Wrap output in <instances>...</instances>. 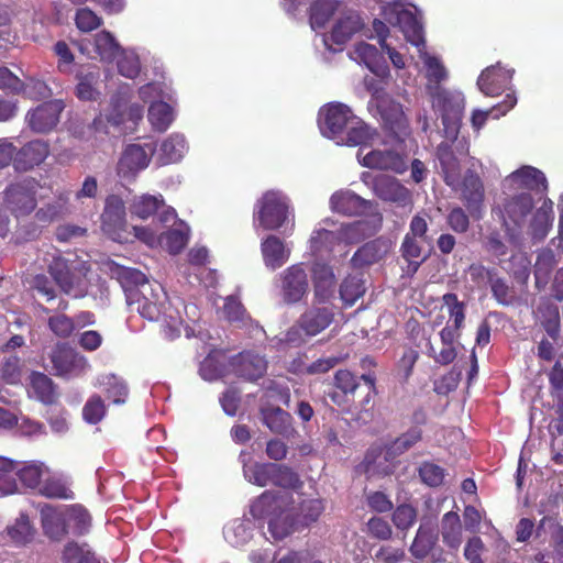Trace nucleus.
Masks as SVG:
<instances>
[{"label":"nucleus","instance_id":"obj_12","mask_svg":"<svg viewBox=\"0 0 563 563\" xmlns=\"http://www.w3.org/2000/svg\"><path fill=\"white\" fill-rule=\"evenodd\" d=\"M167 294L159 283L145 282L140 289V295L135 300V309L147 320H159L166 306Z\"/></svg>","mask_w":563,"mask_h":563},{"label":"nucleus","instance_id":"obj_29","mask_svg":"<svg viewBox=\"0 0 563 563\" xmlns=\"http://www.w3.org/2000/svg\"><path fill=\"white\" fill-rule=\"evenodd\" d=\"M439 335L442 344L441 350L437 351L433 343L428 342L426 354L440 366H448V364L453 363L457 356V347L455 345L457 339H455L454 334H452L450 328H446V325L440 330Z\"/></svg>","mask_w":563,"mask_h":563},{"label":"nucleus","instance_id":"obj_32","mask_svg":"<svg viewBox=\"0 0 563 563\" xmlns=\"http://www.w3.org/2000/svg\"><path fill=\"white\" fill-rule=\"evenodd\" d=\"M553 201L545 198L542 206L534 211L531 218L529 231L533 240L542 241L548 236L553 225Z\"/></svg>","mask_w":563,"mask_h":563},{"label":"nucleus","instance_id":"obj_31","mask_svg":"<svg viewBox=\"0 0 563 563\" xmlns=\"http://www.w3.org/2000/svg\"><path fill=\"white\" fill-rule=\"evenodd\" d=\"M402 258L407 265L404 267V272L407 275H415L419 271L420 266L427 260V256L422 253V243L417 240L415 235L409 231L406 233L402 244L400 246Z\"/></svg>","mask_w":563,"mask_h":563},{"label":"nucleus","instance_id":"obj_60","mask_svg":"<svg viewBox=\"0 0 563 563\" xmlns=\"http://www.w3.org/2000/svg\"><path fill=\"white\" fill-rule=\"evenodd\" d=\"M40 494L47 498H63L64 500H69L75 495L66 482L56 476H48L42 481Z\"/></svg>","mask_w":563,"mask_h":563},{"label":"nucleus","instance_id":"obj_22","mask_svg":"<svg viewBox=\"0 0 563 563\" xmlns=\"http://www.w3.org/2000/svg\"><path fill=\"white\" fill-rule=\"evenodd\" d=\"M435 157L440 164V175L446 186L457 188L461 184V161L456 158L452 144L444 141L437 145Z\"/></svg>","mask_w":563,"mask_h":563},{"label":"nucleus","instance_id":"obj_16","mask_svg":"<svg viewBox=\"0 0 563 563\" xmlns=\"http://www.w3.org/2000/svg\"><path fill=\"white\" fill-rule=\"evenodd\" d=\"M334 389L328 391V398L340 408H349L356 393L362 389L360 377L349 369H338L333 378Z\"/></svg>","mask_w":563,"mask_h":563},{"label":"nucleus","instance_id":"obj_43","mask_svg":"<svg viewBox=\"0 0 563 563\" xmlns=\"http://www.w3.org/2000/svg\"><path fill=\"white\" fill-rule=\"evenodd\" d=\"M441 534L446 547L457 549L462 544L463 527L455 511L445 512L441 520Z\"/></svg>","mask_w":563,"mask_h":563},{"label":"nucleus","instance_id":"obj_13","mask_svg":"<svg viewBox=\"0 0 563 563\" xmlns=\"http://www.w3.org/2000/svg\"><path fill=\"white\" fill-rule=\"evenodd\" d=\"M320 129L325 136L338 139L346 130L354 113L349 106L342 102H330L320 112Z\"/></svg>","mask_w":563,"mask_h":563},{"label":"nucleus","instance_id":"obj_64","mask_svg":"<svg viewBox=\"0 0 563 563\" xmlns=\"http://www.w3.org/2000/svg\"><path fill=\"white\" fill-rule=\"evenodd\" d=\"M355 60L361 62L372 71H376V66L382 58L376 45L367 44V42H358L353 49Z\"/></svg>","mask_w":563,"mask_h":563},{"label":"nucleus","instance_id":"obj_55","mask_svg":"<svg viewBox=\"0 0 563 563\" xmlns=\"http://www.w3.org/2000/svg\"><path fill=\"white\" fill-rule=\"evenodd\" d=\"M427 92L431 99L432 106L435 99V87H441L442 80H445L448 77V71L443 64L440 62L439 57L429 56L427 58Z\"/></svg>","mask_w":563,"mask_h":563},{"label":"nucleus","instance_id":"obj_44","mask_svg":"<svg viewBox=\"0 0 563 563\" xmlns=\"http://www.w3.org/2000/svg\"><path fill=\"white\" fill-rule=\"evenodd\" d=\"M376 363L373 357H369V355H366V357L361 358V367L366 371L364 374H362L358 377L363 382V386H361V389L364 391V395L362 399L358 401V405L361 408L367 410L369 405L372 404L375 395L377 394L376 389V373L374 371H371L372 367H375Z\"/></svg>","mask_w":563,"mask_h":563},{"label":"nucleus","instance_id":"obj_50","mask_svg":"<svg viewBox=\"0 0 563 563\" xmlns=\"http://www.w3.org/2000/svg\"><path fill=\"white\" fill-rule=\"evenodd\" d=\"M95 48L101 60L112 62L123 53L119 42L108 30H102L95 36Z\"/></svg>","mask_w":563,"mask_h":563},{"label":"nucleus","instance_id":"obj_58","mask_svg":"<svg viewBox=\"0 0 563 563\" xmlns=\"http://www.w3.org/2000/svg\"><path fill=\"white\" fill-rule=\"evenodd\" d=\"M101 384L104 388V395L110 399V401L114 405H123V402H125L129 395V388L122 378H119L113 374L104 375Z\"/></svg>","mask_w":563,"mask_h":563},{"label":"nucleus","instance_id":"obj_34","mask_svg":"<svg viewBox=\"0 0 563 563\" xmlns=\"http://www.w3.org/2000/svg\"><path fill=\"white\" fill-rule=\"evenodd\" d=\"M462 198L471 213L478 211L485 199V187L478 175L467 172L462 183Z\"/></svg>","mask_w":563,"mask_h":563},{"label":"nucleus","instance_id":"obj_24","mask_svg":"<svg viewBox=\"0 0 563 563\" xmlns=\"http://www.w3.org/2000/svg\"><path fill=\"white\" fill-rule=\"evenodd\" d=\"M112 276L119 280L130 306H135V299L140 295V289L146 280V275L135 267L120 266L115 264L111 267Z\"/></svg>","mask_w":563,"mask_h":563},{"label":"nucleus","instance_id":"obj_54","mask_svg":"<svg viewBox=\"0 0 563 563\" xmlns=\"http://www.w3.org/2000/svg\"><path fill=\"white\" fill-rule=\"evenodd\" d=\"M338 10L336 0H316L310 5L309 21L313 30L324 27Z\"/></svg>","mask_w":563,"mask_h":563},{"label":"nucleus","instance_id":"obj_56","mask_svg":"<svg viewBox=\"0 0 563 563\" xmlns=\"http://www.w3.org/2000/svg\"><path fill=\"white\" fill-rule=\"evenodd\" d=\"M108 406L100 394H91L82 407V420L88 424H98L106 418Z\"/></svg>","mask_w":563,"mask_h":563},{"label":"nucleus","instance_id":"obj_26","mask_svg":"<svg viewBox=\"0 0 563 563\" xmlns=\"http://www.w3.org/2000/svg\"><path fill=\"white\" fill-rule=\"evenodd\" d=\"M507 181L512 187L523 188L525 190L545 192L548 189V179L544 173L532 166H522L511 172L507 177Z\"/></svg>","mask_w":563,"mask_h":563},{"label":"nucleus","instance_id":"obj_10","mask_svg":"<svg viewBox=\"0 0 563 563\" xmlns=\"http://www.w3.org/2000/svg\"><path fill=\"white\" fill-rule=\"evenodd\" d=\"M49 361L54 375L65 378L82 375L88 366L86 357L78 354L68 343L55 344L49 354Z\"/></svg>","mask_w":563,"mask_h":563},{"label":"nucleus","instance_id":"obj_30","mask_svg":"<svg viewBox=\"0 0 563 563\" xmlns=\"http://www.w3.org/2000/svg\"><path fill=\"white\" fill-rule=\"evenodd\" d=\"M312 279L317 301H329L335 290V275L332 267L325 263H316L312 267Z\"/></svg>","mask_w":563,"mask_h":563},{"label":"nucleus","instance_id":"obj_23","mask_svg":"<svg viewBox=\"0 0 563 563\" xmlns=\"http://www.w3.org/2000/svg\"><path fill=\"white\" fill-rule=\"evenodd\" d=\"M330 206L335 213L357 217V214L367 213L372 208V202L352 190H336L330 197Z\"/></svg>","mask_w":563,"mask_h":563},{"label":"nucleus","instance_id":"obj_52","mask_svg":"<svg viewBox=\"0 0 563 563\" xmlns=\"http://www.w3.org/2000/svg\"><path fill=\"white\" fill-rule=\"evenodd\" d=\"M147 119L154 130L166 131L174 119V109L165 101L152 102L147 110Z\"/></svg>","mask_w":563,"mask_h":563},{"label":"nucleus","instance_id":"obj_47","mask_svg":"<svg viewBox=\"0 0 563 563\" xmlns=\"http://www.w3.org/2000/svg\"><path fill=\"white\" fill-rule=\"evenodd\" d=\"M165 206L163 195H140L131 203V213L137 218L147 219L157 213L161 207Z\"/></svg>","mask_w":563,"mask_h":563},{"label":"nucleus","instance_id":"obj_4","mask_svg":"<svg viewBox=\"0 0 563 563\" xmlns=\"http://www.w3.org/2000/svg\"><path fill=\"white\" fill-rule=\"evenodd\" d=\"M47 272L64 294L73 295L75 298L87 294L85 275L65 256H53L47 265Z\"/></svg>","mask_w":563,"mask_h":563},{"label":"nucleus","instance_id":"obj_40","mask_svg":"<svg viewBox=\"0 0 563 563\" xmlns=\"http://www.w3.org/2000/svg\"><path fill=\"white\" fill-rule=\"evenodd\" d=\"M375 134L376 130L372 129L371 125L353 113V120H351L346 136L342 137L341 144L349 146L367 145L372 143Z\"/></svg>","mask_w":563,"mask_h":563},{"label":"nucleus","instance_id":"obj_27","mask_svg":"<svg viewBox=\"0 0 563 563\" xmlns=\"http://www.w3.org/2000/svg\"><path fill=\"white\" fill-rule=\"evenodd\" d=\"M41 520L43 532L51 540L65 539L68 533L67 519L64 512L52 505H44L41 508Z\"/></svg>","mask_w":563,"mask_h":563},{"label":"nucleus","instance_id":"obj_42","mask_svg":"<svg viewBox=\"0 0 563 563\" xmlns=\"http://www.w3.org/2000/svg\"><path fill=\"white\" fill-rule=\"evenodd\" d=\"M60 559L63 563H102L87 542H67L62 551Z\"/></svg>","mask_w":563,"mask_h":563},{"label":"nucleus","instance_id":"obj_25","mask_svg":"<svg viewBox=\"0 0 563 563\" xmlns=\"http://www.w3.org/2000/svg\"><path fill=\"white\" fill-rule=\"evenodd\" d=\"M377 110L385 129L389 130L397 137L401 133H406L408 120L399 102H395L389 98H380L377 102Z\"/></svg>","mask_w":563,"mask_h":563},{"label":"nucleus","instance_id":"obj_63","mask_svg":"<svg viewBox=\"0 0 563 563\" xmlns=\"http://www.w3.org/2000/svg\"><path fill=\"white\" fill-rule=\"evenodd\" d=\"M418 475L424 485L437 487L444 483L446 471L434 462H422L418 468Z\"/></svg>","mask_w":563,"mask_h":563},{"label":"nucleus","instance_id":"obj_33","mask_svg":"<svg viewBox=\"0 0 563 563\" xmlns=\"http://www.w3.org/2000/svg\"><path fill=\"white\" fill-rule=\"evenodd\" d=\"M442 302L448 309L449 320L445 327H449L456 340L462 335V328L466 320V305L459 300L457 294L446 292L442 296Z\"/></svg>","mask_w":563,"mask_h":563},{"label":"nucleus","instance_id":"obj_6","mask_svg":"<svg viewBox=\"0 0 563 563\" xmlns=\"http://www.w3.org/2000/svg\"><path fill=\"white\" fill-rule=\"evenodd\" d=\"M288 218L286 198L278 191L268 190L262 195L257 202L255 219L266 230H277L285 224Z\"/></svg>","mask_w":563,"mask_h":563},{"label":"nucleus","instance_id":"obj_8","mask_svg":"<svg viewBox=\"0 0 563 563\" xmlns=\"http://www.w3.org/2000/svg\"><path fill=\"white\" fill-rule=\"evenodd\" d=\"M534 208V198L530 191L508 195L499 206L503 223L507 230H520Z\"/></svg>","mask_w":563,"mask_h":563},{"label":"nucleus","instance_id":"obj_59","mask_svg":"<svg viewBox=\"0 0 563 563\" xmlns=\"http://www.w3.org/2000/svg\"><path fill=\"white\" fill-rule=\"evenodd\" d=\"M223 312L227 320L238 327L249 325L253 321L242 301L235 297L224 299Z\"/></svg>","mask_w":563,"mask_h":563},{"label":"nucleus","instance_id":"obj_19","mask_svg":"<svg viewBox=\"0 0 563 563\" xmlns=\"http://www.w3.org/2000/svg\"><path fill=\"white\" fill-rule=\"evenodd\" d=\"M361 164L364 167L395 173H404L408 168L405 156L393 148H375L362 157Z\"/></svg>","mask_w":563,"mask_h":563},{"label":"nucleus","instance_id":"obj_51","mask_svg":"<svg viewBox=\"0 0 563 563\" xmlns=\"http://www.w3.org/2000/svg\"><path fill=\"white\" fill-rule=\"evenodd\" d=\"M422 439V430L418 427L407 429L406 432L398 435L391 443L386 446V455L395 459L397 455L405 454L415 444L419 443Z\"/></svg>","mask_w":563,"mask_h":563},{"label":"nucleus","instance_id":"obj_36","mask_svg":"<svg viewBox=\"0 0 563 563\" xmlns=\"http://www.w3.org/2000/svg\"><path fill=\"white\" fill-rule=\"evenodd\" d=\"M261 413L264 424L272 432L279 433V435H291L294 431L291 413L279 407L262 408Z\"/></svg>","mask_w":563,"mask_h":563},{"label":"nucleus","instance_id":"obj_14","mask_svg":"<svg viewBox=\"0 0 563 563\" xmlns=\"http://www.w3.org/2000/svg\"><path fill=\"white\" fill-rule=\"evenodd\" d=\"M384 16L391 24L400 27L407 41L413 45L424 43L422 24L411 10L398 9V7H385Z\"/></svg>","mask_w":563,"mask_h":563},{"label":"nucleus","instance_id":"obj_49","mask_svg":"<svg viewBox=\"0 0 563 563\" xmlns=\"http://www.w3.org/2000/svg\"><path fill=\"white\" fill-rule=\"evenodd\" d=\"M537 313L548 335L556 340L561 332V317L556 305L545 301L538 306Z\"/></svg>","mask_w":563,"mask_h":563},{"label":"nucleus","instance_id":"obj_5","mask_svg":"<svg viewBox=\"0 0 563 563\" xmlns=\"http://www.w3.org/2000/svg\"><path fill=\"white\" fill-rule=\"evenodd\" d=\"M126 207L119 195H108L101 214V230L113 241L124 242L126 232Z\"/></svg>","mask_w":563,"mask_h":563},{"label":"nucleus","instance_id":"obj_62","mask_svg":"<svg viewBox=\"0 0 563 563\" xmlns=\"http://www.w3.org/2000/svg\"><path fill=\"white\" fill-rule=\"evenodd\" d=\"M278 494L274 492H264L253 501L250 512L255 518H264L273 516L276 512L278 505Z\"/></svg>","mask_w":563,"mask_h":563},{"label":"nucleus","instance_id":"obj_2","mask_svg":"<svg viewBox=\"0 0 563 563\" xmlns=\"http://www.w3.org/2000/svg\"><path fill=\"white\" fill-rule=\"evenodd\" d=\"M435 99L432 108L438 111L443 122V130L446 137H456L461 130L463 113L465 110V98L462 91L435 87Z\"/></svg>","mask_w":563,"mask_h":563},{"label":"nucleus","instance_id":"obj_17","mask_svg":"<svg viewBox=\"0 0 563 563\" xmlns=\"http://www.w3.org/2000/svg\"><path fill=\"white\" fill-rule=\"evenodd\" d=\"M335 312L329 306H311L299 317L297 325L308 336H316L332 324Z\"/></svg>","mask_w":563,"mask_h":563},{"label":"nucleus","instance_id":"obj_39","mask_svg":"<svg viewBox=\"0 0 563 563\" xmlns=\"http://www.w3.org/2000/svg\"><path fill=\"white\" fill-rule=\"evenodd\" d=\"M438 542L439 534L433 527L420 526L410 545V552L416 559H427Z\"/></svg>","mask_w":563,"mask_h":563},{"label":"nucleus","instance_id":"obj_11","mask_svg":"<svg viewBox=\"0 0 563 563\" xmlns=\"http://www.w3.org/2000/svg\"><path fill=\"white\" fill-rule=\"evenodd\" d=\"M308 289L309 278L302 263L292 264L279 275V292L286 305L301 301Z\"/></svg>","mask_w":563,"mask_h":563},{"label":"nucleus","instance_id":"obj_21","mask_svg":"<svg viewBox=\"0 0 563 563\" xmlns=\"http://www.w3.org/2000/svg\"><path fill=\"white\" fill-rule=\"evenodd\" d=\"M373 190L383 201L396 202L400 206H406L411 199V191L408 187L401 185L395 176H376L373 181Z\"/></svg>","mask_w":563,"mask_h":563},{"label":"nucleus","instance_id":"obj_41","mask_svg":"<svg viewBox=\"0 0 563 563\" xmlns=\"http://www.w3.org/2000/svg\"><path fill=\"white\" fill-rule=\"evenodd\" d=\"M186 148L187 143L185 136L177 135V133L169 135L159 145L157 163L159 165L174 164V162L180 161Z\"/></svg>","mask_w":563,"mask_h":563},{"label":"nucleus","instance_id":"obj_53","mask_svg":"<svg viewBox=\"0 0 563 563\" xmlns=\"http://www.w3.org/2000/svg\"><path fill=\"white\" fill-rule=\"evenodd\" d=\"M365 279L362 274L347 275L340 286V297L347 306H353L364 295Z\"/></svg>","mask_w":563,"mask_h":563},{"label":"nucleus","instance_id":"obj_7","mask_svg":"<svg viewBox=\"0 0 563 563\" xmlns=\"http://www.w3.org/2000/svg\"><path fill=\"white\" fill-rule=\"evenodd\" d=\"M156 150L157 143L155 141L144 144L132 143L125 145L118 162V175L135 177L137 173L148 167Z\"/></svg>","mask_w":563,"mask_h":563},{"label":"nucleus","instance_id":"obj_57","mask_svg":"<svg viewBox=\"0 0 563 563\" xmlns=\"http://www.w3.org/2000/svg\"><path fill=\"white\" fill-rule=\"evenodd\" d=\"M8 536L16 544H26L34 539L35 529L27 515L21 512L15 522L7 528Z\"/></svg>","mask_w":563,"mask_h":563},{"label":"nucleus","instance_id":"obj_38","mask_svg":"<svg viewBox=\"0 0 563 563\" xmlns=\"http://www.w3.org/2000/svg\"><path fill=\"white\" fill-rule=\"evenodd\" d=\"M261 251L263 254L264 263L267 267L275 268L282 267L288 260L289 252L286 250L284 241L277 235H268L266 240L261 243Z\"/></svg>","mask_w":563,"mask_h":563},{"label":"nucleus","instance_id":"obj_37","mask_svg":"<svg viewBox=\"0 0 563 563\" xmlns=\"http://www.w3.org/2000/svg\"><path fill=\"white\" fill-rule=\"evenodd\" d=\"M387 252V245L382 240H372L358 247L352 255L350 263L353 267L362 268L365 265L378 263Z\"/></svg>","mask_w":563,"mask_h":563},{"label":"nucleus","instance_id":"obj_61","mask_svg":"<svg viewBox=\"0 0 563 563\" xmlns=\"http://www.w3.org/2000/svg\"><path fill=\"white\" fill-rule=\"evenodd\" d=\"M550 393L556 401V412L563 420V362L556 360L549 373Z\"/></svg>","mask_w":563,"mask_h":563},{"label":"nucleus","instance_id":"obj_45","mask_svg":"<svg viewBox=\"0 0 563 563\" xmlns=\"http://www.w3.org/2000/svg\"><path fill=\"white\" fill-rule=\"evenodd\" d=\"M46 472L47 467L45 463L33 461L25 463L16 470L15 475L25 489H37L40 493V488L43 485V477Z\"/></svg>","mask_w":563,"mask_h":563},{"label":"nucleus","instance_id":"obj_15","mask_svg":"<svg viewBox=\"0 0 563 563\" xmlns=\"http://www.w3.org/2000/svg\"><path fill=\"white\" fill-rule=\"evenodd\" d=\"M231 366L236 376L249 382H257L267 374L268 362L265 355L256 351H242L232 358Z\"/></svg>","mask_w":563,"mask_h":563},{"label":"nucleus","instance_id":"obj_48","mask_svg":"<svg viewBox=\"0 0 563 563\" xmlns=\"http://www.w3.org/2000/svg\"><path fill=\"white\" fill-rule=\"evenodd\" d=\"M558 265L553 249H541L536 257L533 274L537 284H548Z\"/></svg>","mask_w":563,"mask_h":563},{"label":"nucleus","instance_id":"obj_9","mask_svg":"<svg viewBox=\"0 0 563 563\" xmlns=\"http://www.w3.org/2000/svg\"><path fill=\"white\" fill-rule=\"evenodd\" d=\"M64 109L63 99L44 101L26 111V124L34 133H51L58 125Z\"/></svg>","mask_w":563,"mask_h":563},{"label":"nucleus","instance_id":"obj_18","mask_svg":"<svg viewBox=\"0 0 563 563\" xmlns=\"http://www.w3.org/2000/svg\"><path fill=\"white\" fill-rule=\"evenodd\" d=\"M51 153V145L47 141L33 140L19 148L14 156V169L16 172H29L36 165L43 164Z\"/></svg>","mask_w":563,"mask_h":563},{"label":"nucleus","instance_id":"obj_46","mask_svg":"<svg viewBox=\"0 0 563 563\" xmlns=\"http://www.w3.org/2000/svg\"><path fill=\"white\" fill-rule=\"evenodd\" d=\"M188 240L189 229L184 221H179L176 228L168 229L159 236V242L173 255L180 253L186 247Z\"/></svg>","mask_w":563,"mask_h":563},{"label":"nucleus","instance_id":"obj_3","mask_svg":"<svg viewBox=\"0 0 563 563\" xmlns=\"http://www.w3.org/2000/svg\"><path fill=\"white\" fill-rule=\"evenodd\" d=\"M37 184L33 178L11 183L3 190V205L15 218L27 217L36 208Z\"/></svg>","mask_w":563,"mask_h":563},{"label":"nucleus","instance_id":"obj_28","mask_svg":"<svg viewBox=\"0 0 563 563\" xmlns=\"http://www.w3.org/2000/svg\"><path fill=\"white\" fill-rule=\"evenodd\" d=\"M29 380L33 397L42 401L43 405H56L59 394L58 386L53 378L40 371H32Z\"/></svg>","mask_w":563,"mask_h":563},{"label":"nucleus","instance_id":"obj_20","mask_svg":"<svg viewBox=\"0 0 563 563\" xmlns=\"http://www.w3.org/2000/svg\"><path fill=\"white\" fill-rule=\"evenodd\" d=\"M514 70L501 67L499 63L486 67L477 78V86L486 96H498L508 87L512 79Z\"/></svg>","mask_w":563,"mask_h":563},{"label":"nucleus","instance_id":"obj_35","mask_svg":"<svg viewBox=\"0 0 563 563\" xmlns=\"http://www.w3.org/2000/svg\"><path fill=\"white\" fill-rule=\"evenodd\" d=\"M363 26L364 22L360 14H345L336 20L331 31L330 40L339 46L344 45V43L349 42Z\"/></svg>","mask_w":563,"mask_h":563},{"label":"nucleus","instance_id":"obj_1","mask_svg":"<svg viewBox=\"0 0 563 563\" xmlns=\"http://www.w3.org/2000/svg\"><path fill=\"white\" fill-rule=\"evenodd\" d=\"M243 473L250 483L257 486L274 485L285 489L302 486L299 474L284 463L243 461Z\"/></svg>","mask_w":563,"mask_h":563}]
</instances>
